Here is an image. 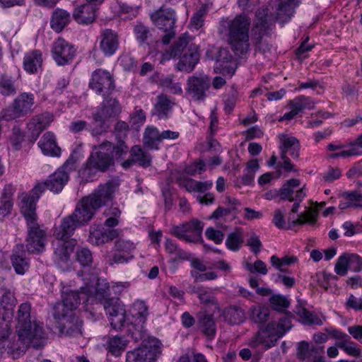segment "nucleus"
<instances>
[{
    "mask_svg": "<svg viewBox=\"0 0 362 362\" xmlns=\"http://www.w3.org/2000/svg\"><path fill=\"white\" fill-rule=\"evenodd\" d=\"M75 160L69 158L62 166L51 174L44 182L46 189L53 193L60 192L69 180V173L74 170Z\"/></svg>",
    "mask_w": 362,
    "mask_h": 362,
    "instance_id": "obj_12",
    "label": "nucleus"
},
{
    "mask_svg": "<svg viewBox=\"0 0 362 362\" xmlns=\"http://www.w3.org/2000/svg\"><path fill=\"white\" fill-rule=\"evenodd\" d=\"M103 102L99 111L107 118L115 117L121 112V105L116 98L103 97Z\"/></svg>",
    "mask_w": 362,
    "mask_h": 362,
    "instance_id": "obj_41",
    "label": "nucleus"
},
{
    "mask_svg": "<svg viewBox=\"0 0 362 362\" xmlns=\"http://www.w3.org/2000/svg\"><path fill=\"white\" fill-rule=\"evenodd\" d=\"M189 42V35L187 33L182 34L172 45L170 57H180L187 51Z\"/></svg>",
    "mask_w": 362,
    "mask_h": 362,
    "instance_id": "obj_46",
    "label": "nucleus"
},
{
    "mask_svg": "<svg viewBox=\"0 0 362 362\" xmlns=\"http://www.w3.org/2000/svg\"><path fill=\"white\" fill-rule=\"evenodd\" d=\"M349 269L347 254L344 253L337 259L334 267V272L337 274L344 276L346 275Z\"/></svg>",
    "mask_w": 362,
    "mask_h": 362,
    "instance_id": "obj_57",
    "label": "nucleus"
},
{
    "mask_svg": "<svg viewBox=\"0 0 362 362\" xmlns=\"http://www.w3.org/2000/svg\"><path fill=\"white\" fill-rule=\"evenodd\" d=\"M344 199L349 200L354 208H362V193L358 191L344 192L340 194Z\"/></svg>",
    "mask_w": 362,
    "mask_h": 362,
    "instance_id": "obj_56",
    "label": "nucleus"
},
{
    "mask_svg": "<svg viewBox=\"0 0 362 362\" xmlns=\"http://www.w3.org/2000/svg\"><path fill=\"white\" fill-rule=\"evenodd\" d=\"M130 156L134 158L135 163L143 168H148L151 165L152 156L149 153L142 149L140 146L135 145L132 146L130 150Z\"/></svg>",
    "mask_w": 362,
    "mask_h": 362,
    "instance_id": "obj_43",
    "label": "nucleus"
},
{
    "mask_svg": "<svg viewBox=\"0 0 362 362\" xmlns=\"http://www.w3.org/2000/svg\"><path fill=\"white\" fill-rule=\"evenodd\" d=\"M159 344L158 339H151L149 341V348L144 346L128 351L126 362H153L157 356Z\"/></svg>",
    "mask_w": 362,
    "mask_h": 362,
    "instance_id": "obj_17",
    "label": "nucleus"
},
{
    "mask_svg": "<svg viewBox=\"0 0 362 362\" xmlns=\"http://www.w3.org/2000/svg\"><path fill=\"white\" fill-rule=\"evenodd\" d=\"M100 209L93 205V200L88 196L81 199L76 205L74 211L63 218L60 226H76L85 225L92 219L96 210Z\"/></svg>",
    "mask_w": 362,
    "mask_h": 362,
    "instance_id": "obj_8",
    "label": "nucleus"
},
{
    "mask_svg": "<svg viewBox=\"0 0 362 362\" xmlns=\"http://www.w3.org/2000/svg\"><path fill=\"white\" fill-rule=\"evenodd\" d=\"M53 115L45 112L33 116L27 124L30 141H35L40 134L44 131L52 122Z\"/></svg>",
    "mask_w": 362,
    "mask_h": 362,
    "instance_id": "obj_20",
    "label": "nucleus"
},
{
    "mask_svg": "<svg viewBox=\"0 0 362 362\" xmlns=\"http://www.w3.org/2000/svg\"><path fill=\"white\" fill-rule=\"evenodd\" d=\"M199 61V53L195 45L188 46L187 51L180 57L177 67L179 71L192 72Z\"/></svg>",
    "mask_w": 362,
    "mask_h": 362,
    "instance_id": "obj_25",
    "label": "nucleus"
},
{
    "mask_svg": "<svg viewBox=\"0 0 362 362\" xmlns=\"http://www.w3.org/2000/svg\"><path fill=\"white\" fill-rule=\"evenodd\" d=\"M21 80L19 71L16 76H12L6 72L0 74V95L4 97L16 95L19 90Z\"/></svg>",
    "mask_w": 362,
    "mask_h": 362,
    "instance_id": "obj_23",
    "label": "nucleus"
},
{
    "mask_svg": "<svg viewBox=\"0 0 362 362\" xmlns=\"http://www.w3.org/2000/svg\"><path fill=\"white\" fill-rule=\"evenodd\" d=\"M207 13L206 6H202L191 17L190 27L195 30L199 29L204 24V17Z\"/></svg>",
    "mask_w": 362,
    "mask_h": 362,
    "instance_id": "obj_55",
    "label": "nucleus"
},
{
    "mask_svg": "<svg viewBox=\"0 0 362 362\" xmlns=\"http://www.w3.org/2000/svg\"><path fill=\"white\" fill-rule=\"evenodd\" d=\"M93 121L88 124V132L93 136H97L107 133L110 124L107 117L97 111L92 115Z\"/></svg>",
    "mask_w": 362,
    "mask_h": 362,
    "instance_id": "obj_29",
    "label": "nucleus"
},
{
    "mask_svg": "<svg viewBox=\"0 0 362 362\" xmlns=\"http://www.w3.org/2000/svg\"><path fill=\"white\" fill-rule=\"evenodd\" d=\"M115 249L124 255H132L131 253L135 249V246L129 240H118L115 242Z\"/></svg>",
    "mask_w": 362,
    "mask_h": 362,
    "instance_id": "obj_62",
    "label": "nucleus"
},
{
    "mask_svg": "<svg viewBox=\"0 0 362 362\" xmlns=\"http://www.w3.org/2000/svg\"><path fill=\"white\" fill-rule=\"evenodd\" d=\"M127 342L124 337L110 335L106 341L105 347L111 355L118 357L124 351Z\"/></svg>",
    "mask_w": 362,
    "mask_h": 362,
    "instance_id": "obj_34",
    "label": "nucleus"
},
{
    "mask_svg": "<svg viewBox=\"0 0 362 362\" xmlns=\"http://www.w3.org/2000/svg\"><path fill=\"white\" fill-rule=\"evenodd\" d=\"M88 87L96 95L110 96L115 89L113 76L105 69H97L91 74Z\"/></svg>",
    "mask_w": 362,
    "mask_h": 362,
    "instance_id": "obj_11",
    "label": "nucleus"
},
{
    "mask_svg": "<svg viewBox=\"0 0 362 362\" xmlns=\"http://www.w3.org/2000/svg\"><path fill=\"white\" fill-rule=\"evenodd\" d=\"M223 315L225 320L232 325H239L245 320V310L237 305H230L225 308Z\"/></svg>",
    "mask_w": 362,
    "mask_h": 362,
    "instance_id": "obj_40",
    "label": "nucleus"
},
{
    "mask_svg": "<svg viewBox=\"0 0 362 362\" xmlns=\"http://www.w3.org/2000/svg\"><path fill=\"white\" fill-rule=\"evenodd\" d=\"M75 243H58L54 250V255L59 262L67 263Z\"/></svg>",
    "mask_w": 362,
    "mask_h": 362,
    "instance_id": "obj_48",
    "label": "nucleus"
},
{
    "mask_svg": "<svg viewBox=\"0 0 362 362\" xmlns=\"http://www.w3.org/2000/svg\"><path fill=\"white\" fill-rule=\"evenodd\" d=\"M133 32L140 46L150 45L153 42V33L154 30L141 22H137L134 25Z\"/></svg>",
    "mask_w": 362,
    "mask_h": 362,
    "instance_id": "obj_35",
    "label": "nucleus"
},
{
    "mask_svg": "<svg viewBox=\"0 0 362 362\" xmlns=\"http://www.w3.org/2000/svg\"><path fill=\"white\" fill-rule=\"evenodd\" d=\"M16 301L14 294L9 290H5L0 298V327L2 331L0 337H4L8 333L10 319L13 315V307Z\"/></svg>",
    "mask_w": 362,
    "mask_h": 362,
    "instance_id": "obj_15",
    "label": "nucleus"
},
{
    "mask_svg": "<svg viewBox=\"0 0 362 362\" xmlns=\"http://www.w3.org/2000/svg\"><path fill=\"white\" fill-rule=\"evenodd\" d=\"M117 235V231L112 228H90L88 241L92 245H100L112 241Z\"/></svg>",
    "mask_w": 362,
    "mask_h": 362,
    "instance_id": "obj_26",
    "label": "nucleus"
},
{
    "mask_svg": "<svg viewBox=\"0 0 362 362\" xmlns=\"http://www.w3.org/2000/svg\"><path fill=\"white\" fill-rule=\"evenodd\" d=\"M86 300V296H81L78 291H69L62 294V302L55 303L52 308V316L58 322L70 317L79 305L81 300Z\"/></svg>",
    "mask_w": 362,
    "mask_h": 362,
    "instance_id": "obj_10",
    "label": "nucleus"
},
{
    "mask_svg": "<svg viewBox=\"0 0 362 362\" xmlns=\"http://www.w3.org/2000/svg\"><path fill=\"white\" fill-rule=\"evenodd\" d=\"M11 262L17 274L23 275L30 268V259L26 256L24 245L18 244L13 250Z\"/></svg>",
    "mask_w": 362,
    "mask_h": 362,
    "instance_id": "obj_24",
    "label": "nucleus"
},
{
    "mask_svg": "<svg viewBox=\"0 0 362 362\" xmlns=\"http://www.w3.org/2000/svg\"><path fill=\"white\" fill-rule=\"evenodd\" d=\"M61 320L65 321L61 331L64 332L66 335L71 337L81 335L83 322L75 314H71L70 317L63 318Z\"/></svg>",
    "mask_w": 362,
    "mask_h": 362,
    "instance_id": "obj_33",
    "label": "nucleus"
},
{
    "mask_svg": "<svg viewBox=\"0 0 362 362\" xmlns=\"http://www.w3.org/2000/svg\"><path fill=\"white\" fill-rule=\"evenodd\" d=\"M150 18L153 24L165 35L161 38L163 45H168L175 36V23L177 21L175 11L171 8L162 6L151 13Z\"/></svg>",
    "mask_w": 362,
    "mask_h": 362,
    "instance_id": "obj_5",
    "label": "nucleus"
},
{
    "mask_svg": "<svg viewBox=\"0 0 362 362\" xmlns=\"http://www.w3.org/2000/svg\"><path fill=\"white\" fill-rule=\"evenodd\" d=\"M106 314L110 317V322L115 330H120L126 323V313L119 298H110L103 303Z\"/></svg>",
    "mask_w": 362,
    "mask_h": 362,
    "instance_id": "obj_13",
    "label": "nucleus"
},
{
    "mask_svg": "<svg viewBox=\"0 0 362 362\" xmlns=\"http://www.w3.org/2000/svg\"><path fill=\"white\" fill-rule=\"evenodd\" d=\"M300 180L292 178L287 180L283 186L277 191V196L282 200L293 202L294 189L300 185Z\"/></svg>",
    "mask_w": 362,
    "mask_h": 362,
    "instance_id": "obj_44",
    "label": "nucleus"
},
{
    "mask_svg": "<svg viewBox=\"0 0 362 362\" xmlns=\"http://www.w3.org/2000/svg\"><path fill=\"white\" fill-rule=\"evenodd\" d=\"M291 328V322L286 317H281L279 322H269L266 326L260 327L255 336L251 339L249 345L256 348L259 345L264 346L267 350L275 346L278 339Z\"/></svg>",
    "mask_w": 362,
    "mask_h": 362,
    "instance_id": "obj_4",
    "label": "nucleus"
},
{
    "mask_svg": "<svg viewBox=\"0 0 362 362\" xmlns=\"http://www.w3.org/2000/svg\"><path fill=\"white\" fill-rule=\"evenodd\" d=\"M349 269L358 272L362 269V257L356 254H347Z\"/></svg>",
    "mask_w": 362,
    "mask_h": 362,
    "instance_id": "obj_64",
    "label": "nucleus"
},
{
    "mask_svg": "<svg viewBox=\"0 0 362 362\" xmlns=\"http://www.w3.org/2000/svg\"><path fill=\"white\" fill-rule=\"evenodd\" d=\"M129 130V127L127 122L122 120L118 121L114 127V135L117 141H124Z\"/></svg>",
    "mask_w": 362,
    "mask_h": 362,
    "instance_id": "obj_59",
    "label": "nucleus"
},
{
    "mask_svg": "<svg viewBox=\"0 0 362 362\" xmlns=\"http://www.w3.org/2000/svg\"><path fill=\"white\" fill-rule=\"evenodd\" d=\"M203 228H173L172 233L179 239L189 243L202 240Z\"/></svg>",
    "mask_w": 362,
    "mask_h": 362,
    "instance_id": "obj_31",
    "label": "nucleus"
},
{
    "mask_svg": "<svg viewBox=\"0 0 362 362\" xmlns=\"http://www.w3.org/2000/svg\"><path fill=\"white\" fill-rule=\"evenodd\" d=\"M171 109L172 105L169 98L165 95H161L157 98V102L154 105L152 115H156L160 119H166Z\"/></svg>",
    "mask_w": 362,
    "mask_h": 362,
    "instance_id": "obj_42",
    "label": "nucleus"
},
{
    "mask_svg": "<svg viewBox=\"0 0 362 362\" xmlns=\"http://www.w3.org/2000/svg\"><path fill=\"white\" fill-rule=\"evenodd\" d=\"M111 149L112 142L109 141L93 146L81 171L86 181H93L98 172L105 173L115 165V158Z\"/></svg>",
    "mask_w": 362,
    "mask_h": 362,
    "instance_id": "obj_3",
    "label": "nucleus"
},
{
    "mask_svg": "<svg viewBox=\"0 0 362 362\" xmlns=\"http://www.w3.org/2000/svg\"><path fill=\"white\" fill-rule=\"evenodd\" d=\"M76 259L82 267L88 269L93 267V253L88 247L78 248L76 252Z\"/></svg>",
    "mask_w": 362,
    "mask_h": 362,
    "instance_id": "obj_49",
    "label": "nucleus"
},
{
    "mask_svg": "<svg viewBox=\"0 0 362 362\" xmlns=\"http://www.w3.org/2000/svg\"><path fill=\"white\" fill-rule=\"evenodd\" d=\"M119 184L118 177H114L104 184H100L91 195L88 196L93 200V205L100 208L112 201Z\"/></svg>",
    "mask_w": 362,
    "mask_h": 362,
    "instance_id": "obj_14",
    "label": "nucleus"
},
{
    "mask_svg": "<svg viewBox=\"0 0 362 362\" xmlns=\"http://www.w3.org/2000/svg\"><path fill=\"white\" fill-rule=\"evenodd\" d=\"M45 189H46V186L44 182L38 183L30 193H23L20 197L21 213L28 226H40L38 223L36 205Z\"/></svg>",
    "mask_w": 362,
    "mask_h": 362,
    "instance_id": "obj_6",
    "label": "nucleus"
},
{
    "mask_svg": "<svg viewBox=\"0 0 362 362\" xmlns=\"http://www.w3.org/2000/svg\"><path fill=\"white\" fill-rule=\"evenodd\" d=\"M143 144L149 150H158L160 142V132L153 126H148L143 134Z\"/></svg>",
    "mask_w": 362,
    "mask_h": 362,
    "instance_id": "obj_38",
    "label": "nucleus"
},
{
    "mask_svg": "<svg viewBox=\"0 0 362 362\" xmlns=\"http://www.w3.org/2000/svg\"><path fill=\"white\" fill-rule=\"evenodd\" d=\"M35 95L30 92L19 93L10 106L1 112V117L6 121H11L31 114L34 110Z\"/></svg>",
    "mask_w": 362,
    "mask_h": 362,
    "instance_id": "obj_7",
    "label": "nucleus"
},
{
    "mask_svg": "<svg viewBox=\"0 0 362 362\" xmlns=\"http://www.w3.org/2000/svg\"><path fill=\"white\" fill-rule=\"evenodd\" d=\"M81 294L86 296V301L88 302L90 298L95 300H103L108 299L110 295L109 284L104 280L98 279L95 284L86 285L81 287Z\"/></svg>",
    "mask_w": 362,
    "mask_h": 362,
    "instance_id": "obj_22",
    "label": "nucleus"
},
{
    "mask_svg": "<svg viewBox=\"0 0 362 362\" xmlns=\"http://www.w3.org/2000/svg\"><path fill=\"white\" fill-rule=\"evenodd\" d=\"M42 54L38 49H33L25 54L23 68L30 74H35L42 70Z\"/></svg>",
    "mask_w": 362,
    "mask_h": 362,
    "instance_id": "obj_27",
    "label": "nucleus"
},
{
    "mask_svg": "<svg viewBox=\"0 0 362 362\" xmlns=\"http://www.w3.org/2000/svg\"><path fill=\"white\" fill-rule=\"evenodd\" d=\"M16 325L22 326L28 323L37 321L35 313L32 311V305L29 302L21 303L18 308L16 315Z\"/></svg>",
    "mask_w": 362,
    "mask_h": 362,
    "instance_id": "obj_36",
    "label": "nucleus"
},
{
    "mask_svg": "<svg viewBox=\"0 0 362 362\" xmlns=\"http://www.w3.org/2000/svg\"><path fill=\"white\" fill-rule=\"evenodd\" d=\"M197 325L200 331L208 339H213L215 337L216 325L212 315L206 314L200 315Z\"/></svg>",
    "mask_w": 362,
    "mask_h": 362,
    "instance_id": "obj_39",
    "label": "nucleus"
},
{
    "mask_svg": "<svg viewBox=\"0 0 362 362\" xmlns=\"http://www.w3.org/2000/svg\"><path fill=\"white\" fill-rule=\"evenodd\" d=\"M249 313L252 321L259 325H262L266 322L270 315V311L267 308L259 305L252 306Z\"/></svg>",
    "mask_w": 362,
    "mask_h": 362,
    "instance_id": "obj_47",
    "label": "nucleus"
},
{
    "mask_svg": "<svg viewBox=\"0 0 362 362\" xmlns=\"http://www.w3.org/2000/svg\"><path fill=\"white\" fill-rule=\"evenodd\" d=\"M133 310L134 315L139 318L140 322H144L148 315V308L145 302L142 300H138L134 303Z\"/></svg>",
    "mask_w": 362,
    "mask_h": 362,
    "instance_id": "obj_60",
    "label": "nucleus"
},
{
    "mask_svg": "<svg viewBox=\"0 0 362 362\" xmlns=\"http://www.w3.org/2000/svg\"><path fill=\"white\" fill-rule=\"evenodd\" d=\"M244 243V238L240 231H236L230 233L226 242V247L230 250L236 252L240 250L243 243Z\"/></svg>",
    "mask_w": 362,
    "mask_h": 362,
    "instance_id": "obj_52",
    "label": "nucleus"
},
{
    "mask_svg": "<svg viewBox=\"0 0 362 362\" xmlns=\"http://www.w3.org/2000/svg\"><path fill=\"white\" fill-rule=\"evenodd\" d=\"M288 106L298 114L305 109H313L315 106V103L311 98L305 97V95H299L293 100H289Z\"/></svg>",
    "mask_w": 362,
    "mask_h": 362,
    "instance_id": "obj_45",
    "label": "nucleus"
},
{
    "mask_svg": "<svg viewBox=\"0 0 362 362\" xmlns=\"http://www.w3.org/2000/svg\"><path fill=\"white\" fill-rule=\"evenodd\" d=\"M47 242V235L45 230L40 228H29L25 238V247L30 254L42 253Z\"/></svg>",
    "mask_w": 362,
    "mask_h": 362,
    "instance_id": "obj_19",
    "label": "nucleus"
},
{
    "mask_svg": "<svg viewBox=\"0 0 362 362\" xmlns=\"http://www.w3.org/2000/svg\"><path fill=\"white\" fill-rule=\"evenodd\" d=\"M295 312L299 317H300L303 320L304 322L307 325H322V320L316 314L308 310L305 308L298 307L296 308V310Z\"/></svg>",
    "mask_w": 362,
    "mask_h": 362,
    "instance_id": "obj_50",
    "label": "nucleus"
},
{
    "mask_svg": "<svg viewBox=\"0 0 362 362\" xmlns=\"http://www.w3.org/2000/svg\"><path fill=\"white\" fill-rule=\"evenodd\" d=\"M317 350L315 346L310 347L308 341H302L298 344L296 357L300 361H305L312 353H317Z\"/></svg>",
    "mask_w": 362,
    "mask_h": 362,
    "instance_id": "obj_53",
    "label": "nucleus"
},
{
    "mask_svg": "<svg viewBox=\"0 0 362 362\" xmlns=\"http://www.w3.org/2000/svg\"><path fill=\"white\" fill-rule=\"evenodd\" d=\"M119 47V38L117 32L105 29L100 37L99 48L103 55L110 57L115 54Z\"/></svg>",
    "mask_w": 362,
    "mask_h": 362,
    "instance_id": "obj_21",
    "label": "nucleus"
},
{
    "mask_svg": "<svg viewBox=\"0 0 362 362\" xmlns=\"http://www.w3.org/2000/svg\"><path fill=\"white\" fill-rule=\"evenodd\" d=\"M209 86L210 81L208 77L190 76L187 78L186 93L194 100H204Z\"/></svg>",
    "mask_w": 362,
    "mask_h": 362,
    "instance_id": "obj_18",
    "label": "nucleus"
},
{
    "mask_svg": "<svg viewBox=\"0 0 362 362\" xmlns=\"http://www.w3.org/2000/svg\"><path fill=\"white\" fill-rule=\"evenodd\" d=\"M52 56L59 66L69 64L76 56L75 47L63 38L55 40L52 47Z\"/></svg>",
    "mask_w": 362,
    "mask_h": 362,
    "instance_id": "obj_16",
    "label": "nucleus"
},
{
    "mask_svg": "<svg viewBox=\"0 0 362 362\" xmlns=\"http://www.w3.org/2000/svg\"><path fill=\"white\" fill-rule=\"evenodd\" d=\"M70 21V13L64 9L57 8L52 12L50 26L55 32L60 33Z\"/></svg>",
    "mask_w": 362,
    "mask_h": 362,
    "instance_id": "obj_32",
    "label": "nucleus"
},
{
    "mask_svg": "<svg viewBox=\"0 0 362 362\" xmlns=\"http://www.w3.org/2000/svg\"><path fill=\"white\" fill-rule=\"evenodd\" d=\"M299 144V141L293 136H288L287 135H281L280 136V150L281 153L286 155V153L288 151L289 148H291L293 146L297 145Z\"/></svg>",
    "mask_w": 362,
    "mask_h": 362,
    "instance_id": "obj_61",
    "label": "nucleus"
},
{
    "mask_svg": "<svg viewBox=\"0 0 362 362\" xmlns=\"http://www.w3.org/2000/svg\"><path fill=\"white\" fill-rule=\"evenodd\" d=\"M315 204V208H309L304 213L298 214V218L294 222L300 225L315 224L318 218V211L325 207L326 203L325 202L320 203L316 202Z\"/></svg>",
    "mask_w": 362,
    "mask_h": 362,
    "instance_id": "obj_37",
    "label": "nucleus"
},
{
    "mask_svg": "<svg viewBox=\"0 0 362 362\" xmlns=\"http://www.w3.org/2000/svg\"><path fill=\"white\" fill-rule=\"evenodd\" d=\"M228 45L235 55L242 57L250 50V18L245 13L226 21Z\"/></svg>",
    "mask_w": 362,
    "mask_h": 362,
    "instance_id": "obj_2",
    "label": "nucleus"
},
{
    "mask_svg": "<svg viewBox=\"0 0 362 362\" xmlns=\"http://www.w3.org/2000/svg\"><path fill=\"white\" fill-rule=\"evenodd\" d=\"M199 299L201 303L206 305H218L216 298L210 288L205 287L199 293Z\"/></svg>",
    "mask_w": 362,
    "mask_h": 362,
    "instance_id": "obj_63",
    "label": "nucleus"
},
{
    "mask_svg": "<svg viewBox=\"0 0 362 362\" xmlns=\"http://www.w3.org/2000/svg\"><path fill=\"white\" fill-rule=\"evenodd\" d=\"M96 10L93 5L85 4L74 8L73 18L78 24L88 25L95 21Z\"/></svg>",
    "mask_w": 362,
    "mask_h": 362,
    "instance_id": "obj_28",
    "label": "nucleus"
},
{
    "mask_svg": "<svg viewBox=\"0 0 362 362\" xmlns=\"http://www.w3.org/2000/svg\"><path fill=\"white\" fill-rule=\"evenodd\" d=\"M132 258L133 255H124L122 252L116 251L115 250L112 254L106 256V260L110 266L113 265L114 264H122L127 262Z\"/></svg>",
    "mask_w": 362,
    "mask_h": 362,
    "instance_id": "obj_58",
    "label": "nucleus"
},
{
    "mask_svg": "<svg viewBox=\"0 0 362 362\" xmlns=\"http://www.w3.org/2000/svg\"><path fill=\"white\" fill-rule=\"evenodd\" d=\"M38 146L45 156H59L61 148L57 146L53 133L46 132L38 142Z\"/></svg>",
    "mask_w": 362,
    "mask_h": 362,
    "instance_id": "obj_30",
    "label": "nucleus"
},
{
    "mask_svg": "<svg viewBox=\"0 0 362 362\" xmlns=\"http://www.w3.org/2000/svg\"><path fill=\"white\" fill-rule=\"evenodd\" d=\"M18 337L28 343L33 348L38 349L45 345L46 337L43 324L40 321L16 326Z\"/></svg>",
    "mask_w": 362,
    "mask_h": 362,
    "instance_id": "obj_9",
    "label": "nucleus"
},
{
    "mask_svg": "<svg viewBox=\"0 0 362 362\" xmlns=\"http://www.w3.org/2000/svg\"><path fill=\"white\" fill-rule=\"evenodd\" d=\"M76 228H54L53 235L59 243H75L76 240L71 238L74 235Z\"/></svg>",
    "mask_w": 362,
    "mask_h": 362,
    "instance_id": "obj_51",
    "label": "nucleus"
},
{
    "mask_svg": "<svg viewBox=\"0 0 362 362\" xmlns=\"http://www.w3.org/2000/svg\"><path fill=\"white\" fill-rule=\"evenodd\" d=\"M278 1L275 16L269 8H260L256 11L252 28V39L255 49L262 53L270 51L271 45L263 41V37L271 35L272 25L275 21L281 24L288 22L293 16L295 8L299 4V0H278Z\"/></svg>",
    "mask_w": 362,
    "mask_h": 362,
    "instance_id": "obj_1",
    "label": "nucleus"
},
{
    "mask_svg": "<svg viewBox=\"0 0 362 362\" xmlns=\"http://www.w3.org/2000/svg\"><path fill=\"white\" fill-rule=\"evenodd\" d=\"M269 303L272 308L278 311H284L288 308L290 302L288 298L281 294H273L269 298Z\"/></svg>",
    "mask_w": 362,
    "mask_h": 362,
    "instance_id": "obj_54",
    "label": "nucleus"
}]
</instances>
